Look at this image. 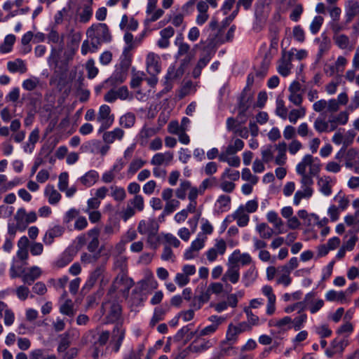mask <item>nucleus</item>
I'll use <instances>...</instances> for the list:
<instances>
[{"instance_id": "36", "label": "nucleus", "mask_w": 359, "mask_h": 359, "mask_svg": "<svg viewBox=\"0 0 359 359\" xmlns=\"http://www.w3.org/2000/svg\"><path fill=\"white\" fill-rule=\"evenodd\" d=\"M196 293H198V294L196 295V297L202 304L209 301L210 297V291L205 288L204 285H198L196 290Z\"/></svg>"}, {"instance_id": "12", "label": "nucleus", "mask_w": 359, "mask_h": 359, "mask_svg": "<svg viewBox=\"0 0 359 359\" xmlns=\"http://www.w3.org/2000/svg\"><path fill=\"white\" fill-rule=\"evenodd\" d=\"M252 101V97L248 95L246 88H245L238 99V118H246V111L250 108Z\"/></svg>"}, {"instance_id": "20", "label": "nucleus", "mask_w": 359, "mask_h": 359, "mask_svg": "<svg viewBox=\"0 0 359 359\" xmlns=\"http://www.w3.org/2000/svg\"><path fill=\"white\" fill-rule=\"evenodd\" d=\"M111 109L107 104H102L99 109L98 116L97 120L98 122H106L113 123L114 116L113 114H110Z\"/></svg>"}, {"instance_id": "13", "label": "nucleus", "mask_w": 359, "mask_h": 359, "mask_svg": "<svg viewBox=\"0 0 359 359\" xmlns=\"http://www.w3.org/2000/svg\"><path fill=\"white\" fill-rule=\"evenodd\" d=\"M41 275V270L36 266H32L29 269L27 272H23L19 275L22 278V281L28 285H32L34 281L38 279Z\"/></svg>"}, {"instance_id": "39", "label": "nucleus", "mask_w": 359, "mask_h": 359, "mask_svg": "<svg viewBox=\"0 0 359 359\" xmlns=\"http://www.w3.org/2000/svg\"><path fill=\"white\" fill-rule=\"evenodd\" d=\"M256 229L259 233L260 237L263 239H269L273 234V230L266 223L258 224Z\"/></svg>"}, {"instance_id": "61", "label": "nucleus", "mask_w": 359, "mask_h": 359, "mask_svg": "<svg viewBox=\"0 0 359 359\" xmlns=\"http://www.w3.org/2000/svg\"><path fill=\"white\" fill-rule=\"evenodd\" d=\"M69 175L63 172L59 175L58 188L61 191H65L68 187Z\"/></svg>"}, {"instance_id": "5", "label": "nucleus", "mask_w": 359, "mask_h": 359, "mask_svg": "<svg viewBox=\"0 0 359 359\" xmlns=\"http://www.w3.org/2000/svg\"><path fill=\"white\" fill-rule=\"evenodd\" d=\"M293 55L292 49L290 51H286L285 48L283 49L282 56L278 67V72L281 76L286 77L290 74L292 67L291 62Z\"/></svg>"}, {"instance_id": "22", "label": "nucleus", "mask_w": 359, "mask_h": 359, "mask_svg": "<svg viewBox=\"0 0 359 359\" xmlns=\"http://www.w3.org/2000/svg\"><path fill=\"white\" fill-rule=\"evenodd\" d=\"M124 135V131L119 128H116L111 131L104 133L102 135L103 140L107 144H111L116 140H121Z\"/></svg>"}, {"instance_id": "59", "label": "nucleus", "mask_w": 359, "mask_h": 359, "mask_svg": "<svg viewBox=\"0 0 359 359\" xmlns=\"http://www.w3.org/2000/svg\"><path fill=\"white\" fill-rule=\"evenodd\" d=\"M305 115V110L304 109H292L290 111L288 118L289 121L292 123H296L297 120L304 116Z\"/></svg>"}, {"instance_id": "18", "label": "nucleus", "mask_w": 359, "mask_h": 359, "mask_svg": "<svg viewBox=\"0 0 359 359\" xmlns=\"http://www.w3.org/2000/svg\"><path fill=\"white\" fill-rule=\"evenodd\" d=\"M222 29L218 28V21L216 18H213L211 19L208 24L203 31V34L205 36H210V34H215V39H223L222 36Z\"/></svg>"}, {"instance_id": "6", "label": "nucleus", "mask_w": 359, "mask_h": 359, "mask_svg": "<svg viewBox=\"0 0 359 359\" xmlns=\"http://www.w3.org/2000/svg\"><path fill=\"white\" fill-rule=\"evenodd\" d=\"M316 292H310L306 294L303 302H298L296 305L304 304V308L308 307L311 313H316L324 306V301L316 299Z\"/></svg>"}, {"instance_id": "21", "label": "nucleus", "mask_w": 359, "mask_h": 359, "mask_svg": "<svg viewBox=\"0 0 359 359\" xmlns=\"http://www.w3.org/2000/svg\"><path fill=\"white\" fill-rule=\"evenodd\" d=\"M333 40L340 49L351 50L354 48V44L351 43L349 37L346 34H341L340 35L333 36Z\"/></svg>"}, {"instance_id": "43", "label": "nucleus", "mask_w": 359, "mask_h": 359, "mask_svg": "<svg viewBox=\"0 0 359 359\" xmlns=\"http://www.w3.org/2000/svg\"><path fill=\"white\" fill-rule=\"evenodd\" d=\"M60 340L57 346V351L59 353L65 352L69 347L71 341L69 338V334L65 332L60 336Z\"/></svg>"}, {"instance_id": "15", "label": "nucleus", "mask_w": 359, "mask_h": 359, "mask_svg": "<svg viewBox=\"0 0 359 359\" xmlns=\"http://www.w3.org/2000/svg\"><path fill=\"white\" fill-rule=\"evenodd\" d=\"M104 266H97L90 275L86 283L82 288V292H88L95 285L97 279L102 276L104 272Z\"/></svg>"}, {"instance_id": "35", "label": "nucleus", "mask_w": 359, "mask_h": 359, "mask_svg": "<svg viewBox=\"0 0 359 359\" xmlns=\"http://www.w3.org/2000/svg\"><path fill=\"white\" fill-rule=\"evenodd\" d=\"M257 273L255 270V266H251L250 269L243 274L242 281L245 287L250 286L256 279Z\"/></svg>"}, {"instance_id": "54", "label": "nucleus", "mask_w": 359, "mask_h": 359, "mask_svg": "<svg viewBox=\"0 0 359 359\" xmlns=\"http://www.w3.org/2000/svg\"><path fill=\"white\" fill-rule=\"evenodd\" d=\"M276 114L277 116L285 119L287 116V109L285 102L282 99H277Z\"/></svg>"}, {"instance_id": "56", "label": "nucleus", "mask_w": 359, "mask_h": 359, "mask_svg": "<svg viewBox=\"0 0 359 359\" xmlns=\"http://www.w3.org/2000/svg\"><path fill=\"white\" fill-rule=\"evenodd\" d=\"M146 163L145 161L142 159H134L130 164L128 168V173L135 174L139 169L144 166Z\"/></svg>"}, {"instance_id": "23", "label": "nucleus", "mask_w": 359, "mask_h": 359, "mask_svg": "<svg viewBox=\"0 0 359 359\" xmlns=\"http://www.w3.org/2000/svg\"><path fill=\"white\" fill-rule=\"evenodd\" d=\"M193 324L190 323L186 326L182 327L180 329L175 335L173 337V339L175 341L179 342L183 339L185 335H187V340H190L192 339L196 334V331H191V326Z\"/></svg>"}, {"instance_id": "58", "label": "nucleus", "mask_w": 359, "mask_h": 359, "mask_svg": "<svg viewBox=\"0 0 359 359\" xmlns=\"http://www.w3.org/2000/svg\"><path fill=\"white\" fill-rule=\"evenodd\" d=\"M239 334L236 331V329L234 328V325L232 324L229 325L228 327V330L226 331V341H231V343H236L237 341L238 336Z\"/></svg>"}, {"instance_id": "29", "label": "nucleus", "mask_w": 359, "mask_h": 359, "mask_svg": "<svg viewBox=\"0 0 359 359\" xmlns=\"http://www.w3.org/2000/svg\"><path fill=\"white\" fill-rule=\"evenodd\" d=\"M234 343L223 340L219 344V353L218 358L224 357L226 355H232L236 353V348L233 347Z\"/></svg>"}, {"instance_id": "44", "label": "nucleus", "mask_w": 359, "mask_h": 359, "mask_svg": "<svg viewBox=\"0 0 359 359\" xmlns=\"http://www.w3.org/2000/svg\"><path fill=\"white\" fill-rule=\"evenodd\" d=\"M111 189L112 191L111 196L115 201H122L126 198V193L124 188L116 186H111Z\"/></svg>"}, {"instance_id": "55", "label": "nucleus", "mask_w": 359, "mask_h": 359, "mask_svg": "<svg viewBox=\"0 0 359 359\" xmlns=\"http://www.w3.org/2000/svg\"><path fill=\"white\" fill-rule=\"evenodd\" d=\"M217 203L219 204V208L221 211L226 210V208L229 209L231 197L226 195H221L217 198Z\"/></svg>"}, {"instance_id": "38", "label": "nucleus", "mask_w": 359, "mask_h": 359, "mask_svg": "<svg viewBox=\"0 0 359 359\" xmlns=\"http://www.w3.org/2000/svg\"><path fill=\"white\" fill-rule=\"evenodd\" d=\"M239 266L238 264L230 267L226 272L225 276L233 284L236 283L240 278Z\"/></svg>"}, {"instance_id": "37", "label": "nucleus", "mask_w": 359, "mask_h": 359, "mask_svg": "<svg viewBox=\"0 0 359 359\" xmlns=\"http://www.w3.org/2000/svg\"><path fill=\"white\" fill-rule=\"evenodd\" d=\"M135 122V116L132 112L126 113V114L121 116L119 119V123L121 126L126 128H130L133 127Z\"/></svg>"}, {"instance_id": "42", "label": "nucleus", "mask_w": 359, "mask_h": 359, "mask_svg": "<svg viewBox=\"0 0 359 359\" xmlns=\"http://www.w3.org/2000/svg\"><path fill=\"white\" fill-rule=\"evenodd\" d=\"M330 41L327 36H323V40L319 44L318 51L317 53L318 60H320L330 48Z\"/></svg>"}, {"instance_id": "28", "label": "nucleus", "mask_w": 359, "mask_h": 359, "mask_svg": "<svg viewBox=\"0 0 359 359\" xmlns=\"http://www.w3.org/2000/svg\"><path fill=\"white\" fill-rule=\"evenodd\" d=\"M44 194L48 197V202L51 205L57 204L60 198V194L55 189L53 185L48 184L45 189Z\"/></svg>"}, {"instance_id": "8", "label": "nucleus", "mask_w": 359, "mask_h": 359, "mask_svg": "<svg viewBox=\"0 0 359 359\" xmlns=\"http://www.w3.org/2000/svg\"><path fill=\"white\" fill-rule=\"evenodd\" d=\"M91 30H87L86 34L88 36V39L83 41L81 48V54L85 55L88 52L95 53L103 43L100 39L93 36L90 32Z\"/></svg>"}, {"instance_id": "1", "label": "nucleus", "mask_w": 359, "mask_h": 359, "mask_svg": "<svg viewBox=\"0 0 359 359\" xmlns=\"http://www.w3.org/2000/svg\"><path fill=\"white\" fill-rule=\"evenodd\" d=\"M101 311L105 316L107 323H121L122 325V308L116 302H107L102 304Z\"/></svg>"}, {"instance_id": "46", "label": "nucleus", "mask_w": 359, "mask_h": 359, "mask_svg": "<svg viewBox=\"0 0 359 359\" xmlns=\"http://www.w3.org/2000/svg\"><path fill=\"white\" fill-rule=\"evenodd\" d=\"M86 69L87 70V76L89 79H94L98 74L99 70L95 66V61L93 59H89L86 64Z\"/></svg>"}, {"instance_id": "63", "label": "nucleus", "mask_w": 359, "mask_h": 359, "mask_svg": "<svg viewBox=\"0 0 359 359\" xmlns=\"http://www.w3.org/2000/svg\"><path fill=\"white\" fill-rule=\"evenodd\" d=\"M180 205V201L175 199H172L166 201V204L164 208V214L170 215Z\"/></svg>"}, {"instance_id": "41", "label": "nucleus", "mask_w": 359, "mask_h": 359, "mask_svg": "<svg viewBox=\"0 0 359 359\" xmlns=\"http://www.w3.org/2000/svg\"><path fill=\"white\" fill-rule=\"evenodd\" d=\"M41 85L40 79L38 77L33 76L27 79L22 82V88L28 91H31Z\"/></svg>"}, {"instance_id": "4", "label": "nucleus", "mask_w": 359, "mask_h": 359, "mask_svg": "<svg viewBox=\"0 0 359 359\" xmlns=\"http://www.w3.org/2000/svg\"><path fill=\"white\" fill-rule=\"evenodd\" d=\"M62 51V47L59 48L52 47L51 53L48 58V63L50 66L53 64L55 69H58L61 73H65L68 70V61L67 60H60Z\"/></svg>"}, {"instance_id": "33", "label": "nucleus", "mask_w": 359, "mask_h": 359, "mask_svg": "<svg viewBox=\"0 0 359 359\" xmlns=\"http://www.w3.org/2000/svg\"><path fill=\"white\" fill-rule=\"evenodd\" d=\"M330 177L324 176L318 177V185L319 187V191L325 196H330L332 194V187L330 184Z\"/></svg>"}, {"instance_id": "14", "label": "nucleus", "mask_w": 359, "mask_h": 359, "mask_svg": "<svg viewBox=\"0 0 359 359\" xmlns=\"http://www.w3.org/2000/svg\"><path fill=\"white\" fill-rule=\"evenodd\" d=\"M147 70L151 76H156L161 72L159 58L154 53H149L147 55Z\"/></svg>"}, {"instance_id": "34", "label": "nucleus", "mask_w": 359, "mask_h": 359, "mask_svg": "<svg viewBox=\"0 0 359 359\" xmlns=\"http://www.w3.org/2000/svg\"><path fill=\"white\" fill-rule=\"evenodd\" d=\"M266 218L269 222L273 224L274 227L278 230V233H280L281 227L283 226V220L278 217V215L275 211H269L266 215Z\"/></svg>"}, {"instance_id": "57", "label": "nucleus", "mask_w": 359, "mask_h": 359, "mask_svg": "<svg viewBox=\"0 0 359 359\" xmlns=\"http://www.w3.org/2000/svg\"><path fill=\"white\" fill-rule=\"evenodd\" d=\"M304 8L303 6L300 4H297L292 9L290 19L293 22H297L300 19L301 15L303 13Z\"/></svg>"}, {"instance_id": "3", "label": "nucleus", "mask_w": 359, "mask_h": 359, "mask_svg": "<svg viewBox=\"0 0 359 359\" xmlns=\"http://www.w3.org/2000/svg\"><path fill=\"white\" fill-rule=\"evenodd\" d=\"M14 219L18 222V230L24 231L30 223L36 221L37 215L34 211L27 213L24 208H20L17 210Z\"/></svg>"}, {"instance_id": "31", "label": "nucleus", "mask_w": 359, "mask_h": 359, "mask_svg": "<svg viewBox=\"0 0 359 359\" xmlns=\"http://www.w3.org/2000/svg\"><path fill=\"white\" fill-rule=\"evenodd\" d=\"M50 152L51 150H49L48 147L46 149L45 147H43L41 148L39 156L36 158L34 165L32 167L31 176L34 175L38 170L39 167L44 163L43 158L41 157V156L43 155L44 158H48Z\"/></svg>"}, {"instance_id": "7", "label": "nucleus", "mask_w": 359, "mask_h": 359, "mask_svg": "<svg viewBox=\"0 0 359 359\" xmlns=\"http://www.w3.org/2000/svg\"><path fill=\"white\" fill-rule=\"evenodd\" d=\"M93 36L100 39L103 43H109L111 41V35L108 26L105 23H98L93 25L88 29Z\"/></svg>"}, {"instance_id": "64", "label": "nucleus", "mask_w": 359, "mask_h": 359, "mask_svg": "<svg viewBox=\"0 0 359 359\" xmlns=\"http://www.w3.org/2000/svg\"><path fill=\"white\" fill-rule=\"evenodd\" d=\"M241 177L243 180L249 181L252 184H257L258 181V177L255 175H252L250 172V170L248 168H245L243 169Z\"/></svg>"}, {"instance_id": "47", "label": "nucleus", "mask_w": 359, "mask_h": 359, "mask_svg": "<svg viewBox=\"0 0 359 359\" xmlns=\"http://www.w3.org/2000/svg\"><path fill=\"white\" fill-rule=\"evenodd\" d=\"M313 126L315 130L318 133L329 132L328 122L320 117H318L315 120Z\"/></svg>"}, {"instance_id": "10", "label": "nucleus", "mask_w": 359, "mask_h": 359, "mask_svg": "<svg viewBox=\"0 0 359 359\" xmlns=\"http://www.w3.org/2000/svg\"><path fill=\"white\" fill-rule=\"evenodd\" d=\"M226 250V242L223 239H217L213 248H211L206 252V257L209 262H212L216 260L217 255H223Z\"/></svg>"}, {"instance_id": "30", "label": "nucleus", "mask_w": 359, "mask_h": 359, "mask_svg": "<svg viewBox=\"0 0 359 359\" xmlns=\"http://www.w3.org/2000/svg\"><path fill=\"white\" fill-rule=\"evenodd\" d=\"M7 69L12 73L19 72L21 74L25 73L27 70L25 63L21 59L9 61L7 63Z\"/></svg>"}, {"instance_id": "19", "label": "nucleus", "mask_w": 359, "mask_h": 359, "mask_svg": "<svg viewBox=\"0 0 359 359\" xmlns=\"http://www.w3.org/2000/svg\"><path fill=\"white\" fill-rule=\"evenodd\" d=\"M212 346V343L210 340H205L200 341L194 340L189 346V350L192 353H202Z\"/></svg>"}, {"instance_id": "16", "label": "nucleus", "mask_w": 359, "mask_h": 359, "mask_svg": "<svg viewBox=\"0 0 359 359\" xmlns=\"http://www.w3.org/2000/svg\"><path fill=\"white\" fill-rule=\"evenodd\" d=\"M267 6L262 0L257 1L255 5V16L259 23H265L269 13L266 11Z\"/></svg>"}, {"instance_id": "32", "label": "nucleus", "mask_w": 359, "mask_h": 359, "mask_svg": "<svg viewBox=\"0 0 359 359\" xmlns=\"http://www.w3.org/2000/svg\"><path fill=\"white\" fill-rule=\"evenodd\" d=\"M127 77V73L121 69H116L112 75L106 81L112 86H116L125 81Z\"/></svg>"}, {"instance_id": "52", "label": "nucleus", "mask_w": 359, "mask_h": 359, "mask_svg": "<svg viewBox=\"0 0 359 359\" xmlns=\"http://www.w3.org/2000/svg\"><path fill=\"white\" fill-rule=\"evenodd\" d=\"M180 76V74L178 73V71L176 70L175 67L174 66H170L168 67L167 74H165L164 77V82L165 83H170V84H172V81L175 79H177Z\"/></svg>"}, {"instance_id": "27", "label": "nucleus", "mask_w": 359, "mask_h": 359, "mask_svg": "<svg viewBox=\"0 0 359 359\" xmlns=\"http://www.w3.org/2000/svg\"><path fill=\"white\" fill-rule=\"evenodd\" d=\"M74 258V255L70 250H65L54 262V266L58 269L63 268L69 264Z\"/></svg>"}, {"instance_id": "24", "label": "nucleus", "mask_w": 359, "mask_h": 359, "mask_svg": "<svg viewBox=\"0 0 359 359\" xmlns=\"http://www.w3.org/2000/svg\"><path fill=\"white\" fill-rule=\"evenodd\" d=\"M229 262L236 264L238 261L242 265L249 264L252 262V258L248 253L240 254L239 250H236L229 258Z\"/></svg>"}, {"instance_id": "2", "label": "nucleus", "mask_w": 359, "mask_h": 359, "mask_svg": "<svg viewBox=\"0 0 359 359\" xmlns=\"http://www.w3.org/2000/svg\"><path fill=\"white\" fill-rule=\"evenodd\" d=\"M224 43L223 39H215V34L208 36L205 39H201V41L194 46V48L201 50V55L211 58L215 55L217 46Z\"/></svg>"}, {"instance_id": "11", "label": "nucleus", "mask_w": 359, "mask_h": 359, "mask_svg": "<svg viewBox=\"0 0 359 359\" xmlns=\"http://www.w3.org/2000/svg\"><path fill=\"white\" fill-rule=\"evenodd\" d=\"M65 228L60 225H55L48 229L43 237V242L46 245H50L55 238L61 237L65 233Z\"/></svg>"}, {"instance_id": "45", "label": "nucleus", "mask_w": 359, "mask_h": 359, "mask_svg": "<svg viewBox=\"0 0 359 359\" xmlns=\"http://www.w3.org/2000/svg\"><path fill=\"white\" fill-rule=\"evenodd\" d=\"M165 311L162 308L156 307L154 309L153 316L150 320L149 325L151 327H154L157 323L163 320Z\"/></svg>"}, {"instance_id": "48", "label": "nucleus", "mask_w": 359, "mask_h": 359, "mask_svg": "<svg viewBox=\"0 0 359 359\" xmlns=\"http://www.w3.org/2000/svg\"><path fill=\"white\" fill-rule=\"evenodd\" d=\"M323 21L324 19L320 15H317L313 18L309 27L310 31L313 34H316L319 32Z\"/></svg>"}, {"instance_id": "17", "label": "nucleus", "mask_w": 359, "mask_h": 359, "mask_svg": "<svg viewBox=\"0 0 359 359\" xmlns=\"http://www.w3.org/2000/svg\"><path fill=\"white\" fill-rule=\"evenodd\" d=\"M112 337L116 341L113 348L114 351L118 352L125 337V329L123 327V325L118 323L114 326Z\"/></svg>"}, {"instance_id": "50", "label": "nucleus", "mask_w": 359, "mask_h": 359, "mask_svg": "<svg viewBox=\"0 0 359 359\" xmlns=\"http://www.w3.org/2000/svg\"><path fill=\"white\" fill-rule=\"evenodd\" d=\"M60 311L61 313L68 316H73L74 315V311L73 309V304L71 299H67L64 304H62L60 307Z\"/></svg>"}, {"instance_id": "60", "label": "nucleus", "mask_w": 359, "mask_h": 359, "mask_svg": "<svg viewBox=\"0 0 359 359\" xmlns=\"http://www.w3.org/2000/svg\"><path fill=\"white\" fill-rule=\"evenodd\" d=\"M240 177V172L238 170H233L231 168H226L222 173L221 178L222 180L229 178L232 181H237Z\"/></svg>"}, {"instance_id": "49", "label": "nucleus", "mask_w": 359, "mask_h": 359, "mask_svg": "<svg viewBox=\"0 0 359 359\" xmlns=\"http://www.w3.org/2000/svg\"><path fill=\"white\" fill-rule=\"evenodd\" d=\"M273 146L269 144L264 147L262 149V161L268 163L271 162L273 158Z\"/></svg>"}, {"instance_id": "26", "label": "nucleus", "mask_w": 359, "mask_h": 359, "mask_svg": "<svg viewBox=\"0 0 359 359\" xmlns=\"http://www.w3.org/2000/svg\"><path fill=\"white\" fill-rule=\"evenodd\" d=\"M99 174L96 170H91L79 178L81 183L86 187L93 186L98 180Z\"/></svg>"}, {"instance_id": "40", "label": "nucleus", "mask_w": 359, "mask_h": 359, "mask_svg": "<svg viewBox=\"0 0 359 359\" xmlns=\"http://www.w3.org/2000/svg\"><path fill=\"white\" fill-rule=\"evenodd\" d=\"M327 301H338L343 303L346 300V293L344 292H337L334 290H329L325 294Z\"/></svg>"}, {"instance_id": "25", "label": "nucleus", "mask_w": 359, "mask_h": 359, "mask_svg": "<svg viewBox=\"0 0 359 359\" xmlns=\"http://www.w3.org/2000/svg\"><path fill=\"white\" fill-rule=\"evenodd\" d=\"M359 14V2L350 0L346 8V23H349L353 18Z\"/></svg>"}, {"instance_id": "62", "label": "nucleus", "mask_w": 359, "mask_h": 359, "mask_svg": "<svg viewBox=\"0 0 359 359\" xmlns=\"http://www.w3.org/2000/svg\"><path fill=\"white\" fill-rule=\"evenodd\" d=\"M100 254V251L97 252L94 255H90L84 252L81 255V261L86 264L94 263L99 259Z\"/></svg>"}, {"instance_id": "53", "label": "nucleus", "mask_w": 359, "mask_h": 359, "mask_svg": "<svg viewBox=\"0 0 359 359\" xmlns=\"http://www.w3.org/2000/svg\"><path fill=\"white\" fill-rule=\"evenodd\" d=\"M144 76L145 74L142 72H137L134 73L130 81V87L132 88H136L139 87L141 85Z\"/></svg>"}, {"instance_id": "9", "label": "nucleus", "mask_w": 359, "mask_h": 359, "mask_svg": "<svg viewBox=\"0 0 359 359\" xmlns=\"http://www.w3.org/2000/svg\"><path fill=\"white\" fill-rule=\"evenodd\" d=\"M158 224L154 219L141 220L137 226V231L142 235H149V240L156 236L158 231Z\"/></svg>"}, {"instance_id": "51", "label": "nucleus", "mask_w": 359, "mask_h": 359, "mask_svg": "<svg viewBox=\"0 0 359 359\" xmlns=\"http://www.w3.org/2000/svg\"><path fill=\"white\" fill-rule=\"evenodd\" d=\"M292 36L297 42L303 43L305 41V32L300 25H296L293 27Z\"/></svg>"}]
</instances>
